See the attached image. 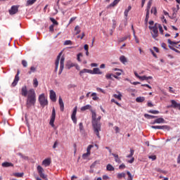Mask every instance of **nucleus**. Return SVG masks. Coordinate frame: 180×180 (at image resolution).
I'll return each instance as SVG.
<instances>
[{"mask_svg": "<svg viewBox=\"0 0 180 180\" xmlns=\"http://www.w3.org/2000/svg\"><path fill=\"white\" fill-rule=\"evenodd\" d=\"M92 112V125H93V129L94 134L100 139L101 136L99 134V131H101V124L100 122H98L96 120V113L91 110Z\"/></svg>", "mask_w": 180, "mask_h": 180, "instance_id": "1", "label": "nucleus"}, {"mask_svg": "<svg viewBox=\"0 0 180 180\" xmlns=\"http://www.w3.org/2000/svg\"><path fill=\"white\" fill-rule=\"evenodd\" d=\"M27 108H30L32 105H34L36 103V94L33 89L28 91V95L27 96Z\"/></svg>", "mask_w": 180, "mask_h": 180, "instance_id": "2", "label": "nucleus"}, {"mask_svg": "<svg viewBox=\"0 0 180 180\" xmlns=\"http://www.w3.org/2000/svg\"><path fill=\"white\" fill-rule=\"evenodd\" d=\"M150 30H153L152 36L154 39L158 37V24L156 23L154 27H149Z\"/></svg>", "mask_w": 180, "mask_h": 180, "instance_id": "3", "label": "nucleus"}, {"mask_svg": "<svg viewBox=\"0 0 180 180\" xmlns=\"http://www.w3.org/2000/svg\"><path fill=\"white\" fill-rule=\"evenodd\" d=\"M39 103L40 105L42 106V107H44L46 105H48V101L47 99L45 98V96L44 94H41L39 96Z\"/></svg>", "mask_w": 180, "mask_h": 180, "instance_id": "4", "label": "nucleus"}, {"mask_svg": "<svg viewBox=\"0 0 180 180\" xmlns=\"http://www.w3.org/2000/svg\"><path fill=\"white\" fill-rule=\"evenodd\" d=\"M37 171L41 178L44 179V180H48L47 176L44 174V169L40 165L37 167Z\"/></svg>", "mask_w": 180, "mask_h": 180, "instance_id": "5", "label": "nucleus"}, {"mask_svg": "<svg viewBox=\"0 0 180 180\" xmlns=\"http://www.w3.org/2000/svg\"><path fill=\"white\" fill-rule=\"evenodd\" d=\"M55 119H56V110L53 107V110H52V114H51V116L50 122H49L50 125L53 127H54Z\"/></svg>", "mask_w": 180, "mask_h": 180, "instance_id": "6", "label": "nucleus"}, {"mask_svg": "<svg viewBox=\"0 0 180 180\" xmlns=\"http://www.w3.org/2000/svg\"><path fill=\"white\" fill-rule=\"evenodd\" d=\"M19 6H12L10 10H8L11 15H15L18 12Z\"/></svg>", "mask_w": 180, "mask_h": 180, "instance_id": "7", "label": "nucleus"}, {"mask_svg": "<svg viewBox=\"0 0 180 180\" xmlns=\"http://www.w3.org/2000/svg\"><path fill=\"white\" fill-rule=\"evenodd\" d=\"M151 128L155 129H162V130H170V127L168 125H163V126H152Z\"/></svg>", "mask_w": 180, "mask_h": 180, "instance_id": "8", "label": "nucleus"}, {"mask_svg": "<svg viewBox=\"0 0 180 180\" xmlns=\"http://www.w3.org/2000/svg\"><path fill=\"white\" fill-rule=\"evenodd\" d=\"M172 105L169 106L170 108H173L175 109H178L180 110V103H178L176 101H171Z\"/></svg>", "mask_w": 180, "mask_h": 180, "instance_id": "9", "label": "nucleus"}, {"mask_svg": "<svg viewBox=\"0 0 180 180\" xmlns=\"http://www.w3.org/2000/svg\"><path fill=\"white\" fill-rule=\"evenodd\" d=\"M19 74H20V72L18 71L17 75H15V79L13 80V82L11 84V86L14 87V86H15L17 85V84H18V81L20 79Z\"/></svg>", "mask_w": 180, "mask_h": 180, "instance_id": "10", "label": "nucleus"}, {"mask_svg": "<svg viewBox=\"0 0 180 180\" xmlns=\"http://www.w3.org/2000/svg\"><path fill=\"white\" fill-rule=\"evenodd\" d=\"M50 99L53 101V102H56V94L53 90H51L50 91Z\"/></svg>", "mask_w": 180, "mask_h": 180, "instance_id": "11", "label": "nucleus"}, {"mask_svg": "<svg viewBox=\"0 0 180 180\" xmlns=\"http://www.w3.org/2000/svg\"><path fill=\"white\" fill-rule=\"evenodd\" d=\"M64 62H65V58L63 56L61 58H60V70H59V75H60L63 70V68H64Z\"/></svg>", "mask_w": 180, "mask_h": 180, "instance_id": "12", "label": "nucleus"}, {"mask_svg": "<svg viewBox=\"0 0 180 180\" xmlns=\"http://www.w3.org/2000/svg\"><path fill=\"white\" fill-rule=\"evenodd\" d=\"M63 53L60 52L58 57H57V59L56 60V63H55V65H56V68H55V70L57 71L58 70V65H59V61H60V57L62 56Z\"/></svg>", "mask_w": 180, "mask_h": 180, "instance_id": "13", "label": "nucleus"}, {"mask_svg": "<svg viewBox=\"0 0 180 180\" xmlns=\"http://www.w3.org/2000/svg\"><path fill=\"white\" fill-rule=\"evenodd\" d=\"M21 95L22 96H25V97H26L28 95V91L27 89V86H24L22 87Z\"/></svg>", "mask_w": 180, "mask_h": 180, "instance_id": "14", "label": "nucleus"}, {"mask_svg": "<svg viewBox=\"0 0 180 180\" xmlns=\"http://www.w3.org/2000/svg\"><path fill=\"white\" fill-rule=\"evenodd\" d=\"M91 75H102V72L99 70V68H94L93 70H90Z\"/></svg>", "mask_w": 180, "mask_h": 180, "instance_id": "15", "label": "nucleus"}, {"mask_svg": "<svg viewBox=\"0 0 180 180\" xmlns=\"http://www.w3.org/2000/svg\"><path fill=\"white\" fill-rule=\"evenodd\" d=\"M165 122V120L163 118L160 117V118L156 119L152 124H161Z\"/></svg>", "mask_w": 180, "mask_h": 180, "instance_id": "16", "label": "nucleus"}, {"mask_svg": "<svg viewBox=\"0 0 180 180\" xmlns=\"http://www.w3.org/2000/svg\"><path fill=\"white\" fill-rule=\"evenodd\" d=\"M59 105H60V110L62 112H63L64 111V103H63V99L61 98L60 96L59 97Z\"/></svg>", "mask_w": 180, "mask_h": 180, "instance_id": "17", "label": "nucleus"}, {"mask_svg": "<svg viewBox=\"0 0 180 180\" xmlns=\"http://www.w3.org/2000/svg\"><path fill=\"white\" fill-rule=\"evenodd\" d=\"M59 105H60V110L62 112H63L64 111V103H63V99L61 98L60 96L59 97Z\"/></svg>", "mask_w": 180, "mask_h": 180, "instance_id": "18", "label": "nucleus"}, {"mask_svg": "<svg viewBox=\"0 0 180 180\" xmlns=\"http://www.w3.org/2000/svg\"><path fill=\"white\" fill-rule=\"evenodd\" d=\"M59 105H60V110L62 112H63L64 111V103H63V99L61 98L60 96L59 97Z\"/></svg>", "mask_w": 180, "mask_h": 180, "instance_id": "19", "label": "nucleus"}, {"mask_svg": "<svg viewBox=\"0 0 180 180\" xmlns=\"http://www.w3.org/2000/svg\"><path fill=\"white\" fill-rule=\"evenodd\" d=\"M75 66V64L72 63L70 60L67 62L66 68L70 70L71 68H73Z\"/></svg>", "mask_w": 180, "mask_h": 180, "instance_id": "20", "label": "nucleus"}, {"mask_svg": "<svg viewBox=\"0 0 180 180\" xmlns=\"http://www.w3.org/2000/svg\"><path fill=\"white\" fill-rule=\"evenodd\" d=\"M112 155L115 157V160L116 162L120 164L122 162L120 158H119V155L115 153H112Z\"/></svg>", "mask_w": 180, "mask_h": 180, "instance_id": "21", "label": "nucleus"}, {"mask_svg": "<svg viewBox=\"0 0 180 180\" xmlns=\"http://www.w3.org/2000/svg\"><path fill=\"white\" fill-rule=\"evenodd\" d=\"M50 164H51V160H50V159H45V160L42 162V165H44L45 167L49 166Z\"/></svg>", "mask_w": 180, "mask_h": 180, "instance_id": "22", "label": "nucleus"}, {"mask_svg": "<svg viewBox=\"0 0 180 180\" xmlns=\"http://www.w3.org/2000/svg\"><path fill=\"white\" fill-rule=\"evenodd\" d=\"M84 73H89L90 74V70L84 69L80 71L79 75L82 77L84 76Z\"/></svg>", "mask_w": 180, "mask_h": 180, "instance_id": "23", "label": "nucleus"}, {"mask_svg": "<svg viewBox=\"0 0 180 180\" xmlns=\"http://www.w3.org/2000/svg\"><path fill=\"white\" fill-rule=\"evenodd\" d=\"M1 165L4 167H13V165L12 163L8 162H3Z\"/></svg>", "mask_w": 180, "mask_h": 180, "instance_id": "24", "label": "nucleus"}, {"mask_svg": "<svg viewBox=\"0 0 180 180\" xmlns=\"http://www.w3.org/2000/svg\"><path fill=\"white\" fill-rule=\"evenodd\" d=\"M86 110H91V105H86L83 106V107L81 108L82 111H85Z\"/></svg>", "mask_w": 180, "mask_h": 180, "instance_id": "25", "label": "nucleus"}, {"mask_svg": "<svg viewBox=\"0 0 180 180\" xmlns=\"http://www.w3.org/2000/svg\"><path fill=\"white\" fill-rule=\"evenodd\" d=\"M120 60L124 65H125V64L127 63V59L126 57L124 56H122L120 58Z\"/></svg>", "mask_w": 180, "mask_h": 180, "instance_id": "26", "label": "nucleus"}, {"mask_svg": "<svg viewBox=\"0 0 180 180\" xmlns=\"http://www.w3.org/2000/svg\"><path fill=\"white\" fill-rule=\"evenodd\" d=\"M36 1H37V0H27V3H26V6H32V5H33Z\"/></svg>", "mask_w": 180, "mask_h": 180, "instance_id": "27", "label": "nucleus"}, {"mask_svg": "<svg viewBox=\"0 0 180 180\" xmlns=\"http://www.w3.org/2000/svg\"><path fill=\"white\" fill-rule=\"evenodd\" d=\"M13 175L16 177H22L24 175V173L23 172H21V173L15 172V173H13Z\"/></svg>", "mask_w": 180, "mask_h": 180, "instance_id": "28", "label": "nucleus"}, {"mask_svg": "<svg viewBox=\"0 0 180 180\" xmlns=\"http://www.w3.org/2000/svg\"><path fill=\"white\" fill-rule=\"evenodd\" d=\"M121 0H114V1L112 3H111V4H110V7H114L115 6L117 5V4Z\"/></svg>", "mask_w": 180, "mask_h": 180, "instance_id": "29", "label": "nucleus"}, {"mask_svg": "<svg viewBox=\"0 0 180 180\" xmlns=\"http://www.w3.org/2000/svg\"><path fill=\"white\" fill-rule=\"evenodd\" d=\"M36 71H37V68H34V66H32V67L30 68V70L28 72V74H29V75H31L32 73H34V72H35Z\"/></svg>", "mask_w": 180, "mask_h": 180, "instance_id": "30", "label": "nucleus"}, {"mask_svg": "<svg viewBox=\"0 0 180 180\" xmlns=\"http://www.w3.org/2000/svg\"><path fill=\"white\" fill-rule=\"evenodd\" d=\"M125 176H126V174L125 173H124V172H122V173H119L118 174H117V177L118 178V179H122V178H125Z\"/></svg>", "mask_w": 180, "mask_h": 180, "instance_id": "31", "label": "nucleus"}, {"mask_svg": "<svg viewBox=\"0 0 180 180\" xmlns=\"http://www.w3.org/2000/svg\"><path fill=\"white\" fill-rule=\"evenodd\" d=\"M136 102L138 103H143L145 101V98L144 97H138L136 99Z\"/></svg>", "mask_w": 180, "mask_h": 180, "instance_id": "32", "label": "nucleus"}, {"mask_svg": "<svg viewBox=\"0 0 180 180\" xmlns=\"http://www.w3.org/2000/svg\"><path fill=\"white\" fill-rule=\"evenodd\" d=\"M144 117H145L146 118H148V119H153V118H156V117H157V116L150 115H148V114H145V115H144Z\"/></svg>", "mask_w": 180, "mask_h": 180, "instance_id": "33", "label": "nucleus"}, {"mask_svg": "<svg viewBox=\"0 0 180 180\" xmlns=\"http://www.w3.org/2000/svg\"><path fill=\"white\" fill-rule=\"evenodd\" d=\"M106 168H107V170H108V171H114L115 170V168L112 167V165H111L110 164H108L107 165Z\"/></svg>", "mask_w": 180, "mask_h": 180, "instance_id": "34", "label": "nucleus"}, {"mask_svg": "<svg viewBox=\"0 0 180 180\" xmlns=\"http://www.w3.org/2000/svg\"><path fill=\"white\" fill-rule=\"evenodd\" d=\"M149 15H150V11H146V20L145 22L147 25L149 19Z\"/></svg>", "mask_w": 180, "mask_h": 180, "instance_id": "35", "label": "nucleus"}, {"mask_svg": "<svg viewBox=\"0 0 180 180\" xmlns=\"http://www.w3.org/2000/svg\"><path fill=\"white\" fill-rule=\"evenodd\" d=\"M151 5H152V1H148V6H147V8H146V11L147 12H150V9L151 8Z\"/></svg>", "mask_w": 180, "mask_h": 180, "instance_id": "36", "label": "nucleus"}, {"mask_svg": "<svg viewBox=\"0 0 180 180\" xmlns=\"http://www.w3.org/2000/svg\"><path fill=\"white\" fill-rule=\"evenodd\" d=\"M113 96L115 98H117L118 100L121 101L122 100V94L119 92V94L117 95V94H114Z\"/></svg>", "mask_w": 180, "mask_h": 180, "instance_id": "37", "label": "nucleus"}, {"mask_svg": "<svg viewBox=\"0 0 180 180\" xmlns=\"http://www.w3.org/2000/svg\"><path fill=\"white\" fill-rule=\"evenodd\" d=\"M151 13H153L155 15H157L158 11L155 7H152Z\"/></svg>", "mask_w": 180, "mask_h": 180, "instance_id": "38", "label": "nucleus"}, {"mask_svg": "<svg viewBox=\"0 0 180 180\" xmlns=\"http://www.w3.org/2000/svg\"><path fill=\"white\" fill-rule=\"evenodd\" d=\"M75 31H76V34H79L81 32L79 26H76L75 28Z\"/></svg>", "mask_w": 180, "mask_h": 180, "instance_id": "39", "label": "nucleus"}, {"mask_svg": "<svg viewBox=\"0 0 180 180\" xmlns=\"http://www.w3.org/2000/svg\"><path fill=\"white\" fill-rule=\"evenodd\" d=\"M39 82L36 78L34 79L33 80V85L34 87L37 88L38 86Z\"/></svg>", "mask_w": 180, "mask_h": 180, "instance_id": "40", "label": "nucleus"}, {"mask_svg": "<svg viewBox=\"0 0 180 180\" xmlns=\"http://www.w3.org/2000/svg\"><path fill=\"white\" fill-rule=\"evenodd\" d=\"M167 41H168V43H169L170 45L178 44L180 43V41H177V42H176V41H172L170 39H168Z\"/></svg>", "mask_w": 180, "mask_h": 180, "instance_id": "41", "label": "nucleus"}, {"mask_svg": "<svg viewBox=\"0 0 180 180\" xmlns=\"http://www.w3.org/2000/svg\"><path fill=\"white\" fill-rule=\"evenodd\" d=\"M71 118H72V120L73 121V122H74L75 124H77V118H76V116L72 115H71Z\"/></svg>", "mask_w": 180, "mask_h": 180, "instance_id": "42", "label": "nucleus"}, {"mask_svg": "<svg viewBox=\"0 0 180 180\" xmlns=\"http://www.w3.org/2000/svg\"><path fill=\"white\" fill-rule=\"evenodd\" d=\"M91 96L93 97V100L94 101H97L98 99V98L96 96V93H93L91 94Z\"/></svg>", "mask_w": 180, "mask_h": 180, "instance_id": "43", "label": "nucleus"}, {"mask_svg": "<svg viewBox=\"0 0 180 180\" xmlns=\"http://www.w3.org/2000/svg\"><path fill=\"white\" fill-rule=\"evenodd\" d=\"M50 20L53 23V25H58V22L54 18H51Z\"/></svg>", "mask_w": 180, "mask_h": 180, "instance_id": "44", "label": "nucleus"}, {"mask_svg": "<svg viewBox=\"0 0 180 180\" xmlns=\"http://www.w3.org/2000/svg\"><path fill=\"white\" fill-rule=\"evenodd\" d=\"M155 170H156L157 172H162V173H163V174H167V171L162 170V169H160V168H157Z\"/></svg>", "mask_w": 180, "mask_h": 180, "instance_id": "45", "label": "nucleus"}, {"mask_svg": "<svg viewBox=\"0 0 180 180\" xmlns=\"http://www.w3.org/2000/svg\"><path fill=\"white\" fill-rule=\"evenodd\" d=\"M94 148V145H89L86 149L87 150V153H90L91 154V149Z\"/></svg>", "mask_w": 180, "mask_h": 180, "instance_id": "46", "label": "nucleus"}, {"mask_svg": "<svg viewBox=\"0 0 180 180\" xmlns=\"http://www.w3.org/2000/svg\"><path fill=\"white\" fill-rule=\"evenodd\" d=\"M158 28H159V30H160V33H161L162 34H164V30H163V29H162V25H160V24H158Z\"/></svg>", "mask_w": 180, "mask_h": 180, "instance_id": "47", "label": "nucleus"}, {"mask_svg": "<svg viewBox=\"0 0 180 180\" xmlns=\"http://www.w3.org/2000/svg\"><path fill=\"white\" fill-rule=\"evenodd\" d=\"M113 77V75L112 74H108L106 75L105 77L108 79H112V77Z\"/></svg>", "mask_w": 180, "mask_h": 180, "instance_id": "48", "label": "nucleus"}, {"mask_svg": "<svg viewBox=\"0 0 180 180\" xmlns=\"http://www.w3.org/2000/svg\"><path fill=\"white\" fill-rule=\"evenodd\" d=\"M148 112L152 114H159L160 112L158 110H149Z\"/></svg>", "mask_w": 180, "mask_h": 180, "instance_id": "49", "label": "nucleus"}, {"mask_svg": "<svg viewBox=\"0 0 180 180\" xmlns=\"http://www.w3.org/2000/svg\"><path fill=\"white\" fill-rule=\"evenodd\" d=\"M72 41L70 40L65 41L64 43V45L67 46V45H72Z\"/></svg>", "mask_w": 180, "mask_h": 180, "instance_id": "50", "label": "nucleus"}, {"mask_svg": "<svg viewBox=\"0 0 180 180\" xmlns=\"http://www.w3.org/2000/svg\"><path fill=\"white\" fill-rule=\"evenodd\" d=\"M22 65L24 68H26L27 66V63L25 60H22Z\"/></svg>", "mask_w": 180, "mask_h": 180, "instance_id": "51", "label": "nucleus"}, {"mask_svg": "<svg viewBox=\"0 0 180 180\" xmlns=\"http://www.w3.org/2000/svg\"><path fill=\"white\" fill-rule=\"evenodd\" d=\"M77 108L75 107V108H74V110H73V112H72V115L76 116V115H77Z\"/></svg>", "mask_w": 180, "mask_h": 180, "instance_id": "52", "label": "nucleus"}, {"mask_svg": "<svg viewBox=\"0 0 180 180\" xmlns=\"http://www.w3.org/2000/svg\"><path fill=\"white\" fill-rule=\"evenodd\" d=\"M148 158L152 159V160H155L157 159L156 155H150Z\"/></svg>", "mask_w": 180, "mask_h": 180, "instance_id": "53", "label": "nucleus"}, {"mask_svg": "<svg viewBox=\"0 0 180 180\" xmlns=\"http://www.w3.org/2000/svg\"><path fill=\"white\" fill-rule=\"evenodd\" d=\"M90 153L86 152V153L83 154L82 158H86L87 156L90 155Z\"/></svg>", "mask_w": 180, "mask_h": 180, "instance_id": "54", "label": "nucleus"}, {"mask_svg": "<svg viewBox=\"0 0 180 180\" xmlns=\"http://www.w3.org/2000/svg\"><path fill=\"white\" fill-rule=\"evenodd\" d=\"M139 79H141V81L147 80V77H146V76L141 77L140 76Z\"/></svg>", "mask_w": 180, "mask_h": 180, "instance_id": "55", "label": "nucleus"}, {"mask_svg": "<svg viewBox=\"0 0 180 180\" xmlns=\"http://www.w3.org/2000/svg\"><path fill=\"white\" fill-rule=\"evenodd\" d=\"M77 19L76 17H73L70 20L69 25H70L73 21H75Z\"/></svg>", "mask_w": 180, "mask_h": 180, "instance_id": "56", "label": "nucleus"}, {"mask_svg": "<svg viewBox=\"0 0 180 180\" xmlns=\"http://www.w3.org/2000/svg\"><path fill=\"white\" fill-rule=\"evenodd\" d=\"M111 102L116 103L120 107L121 106V105L118 102H117L115 99H112Z\"/></svg>", "mask_w": 180, "mask_h": 180, "instance_id": "57", "label": "nucleus"}, {"mask_svg": "<svg viewBox=\"0 0 180 180\" xmlns=\"http://www.w3.org/2000/svg\"><path fill=\"white\" fill-rule=\"evenodd\" d=\"M49 30H50V32L54 31V25H52L49 27Z\"/></svg>", "mask_w": 180, "mask_h": 180, "instance_id": "58", "label": "nucleus"}, {"mask_svg": "<svg viewBox=\"0 0 180 180\" xmlns=\"http://www.w3.org/2000/svg\"><path fill=\"white\" fill-rule=\"evenodd\" d=\"M80 57H82V53H79L77 55V60L79 61V62H81Z\"/></svg>", "mask_w": 180, "mask_h": 180, "instance_id": "59", "label": "nucleus"}, {"mask_svg": "<svg viewBox=\"0 0 180 180\" xmlns=\"http://www.w3.org/2000/svg\"><path fill=\"white\" fill-rule=\"evenodd\" d=\"M79 129L81 131L84 129L83 124L82 122L79 123Z\"/></svg>", "mask_w": 180, "mask_h": 180, "instance_id": "60", "label": "nucleus"}, {"mask_svg": "<svg viewBox=\"0 0 180 180\" xmlns=\"http://www.w3.org/2000/svg\"><path fill=\"white\" fill-rule=\"evenodd\" d=\"M18 155L20 156L22 158H24V159H27V157L26 156H23L22 153H18Z\"/></svg>", "mask_w": 180, "mask_h": 180, "instance_id": "61", "label": "nucleus"}, {"mask_svg": "<svg viewBox=\"0 0 180 180\" xmlns=\"http://www.w3.org/2000/svg\"><path fill=\"white\" fill-rule=\"evenodd\" d=\"M58 144V142L56 141L54 143L53 146V148L55 149V148L57 147Z\"/></svg>", "mask_w": 180, "mask_h": 180, "instance_id": "62", "label": "nucleus"}, {"mask_svg": "<svg viewBox=\"0 0 180 180\" xmlns=\"http://www.w3.org/2000/svg\"><path fill=\"white\" fill-rule=\"evenodd\" d=\"M115 130L116 131V133H119L120 132V128L118 127H115Z\"/></svg>", "mask_w": 180, "mask_h": 180, "instance_id": "63", "label": "nucleus"}, {"mask_svg": "<svg viewBox=\"0 0 180 180\" xmlns=\"http://www.w3.org/2000/svg\"><path fill=\"white\" fill-rule=\"evenodd\" d=\"M177 162L179 164H180V153H179V155L178 156V158H177Z\"/></svg>", "mask_w": 180, "mask_h": 180, "instance_id": "64", "label": "nucleus"}]
</instances>
